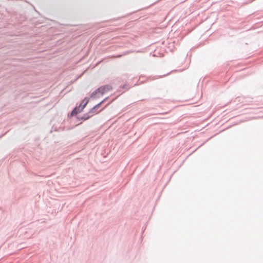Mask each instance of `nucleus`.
<instances>
[{"instance_id":"obj_1","label":"nucleus","mask_w":263,"mask_h":263,"mask_svg":"<svg viewBox=\"0 0 263 263\" xmlns=\"http://www.w3.org/2000/svg\"><path fill=\"white\" fill-rule=\"evenodd\" d=\"M88 102V100L85 98L81 103L80 105L78 107H75L71 111L70 115H77L78 114L80 113L84 107L87 105Z\"/></svg>"},{"instance_id":"obj_2","label":"nucleus","mask_w":263,"mask_h":263,"mask_svg":"<svg viewBox=\"0 0 263 263\" xmlns=\"http://www.w3.org/2000/svg\"><path fill=\"white\" fill-rule=\"evenodd\" d=\"M112 89L111 87L109 85H106L99 88L96 91L92 94L94 95L95 93H100L101 95H103L106 92H107L110 90Z\"/></svg>"},{"instance_id":"obj_3","label":"nucleus","mask_w":263,"mask_h":263,"mask_svg":"<svg viewBox=\"0 0 263 263\" xmlns=\"http://www.w3.org/2000/svg\"><path fill=\"white\" fill-rule=\"evenodd\" d=\"M121 57V55H118V56H116V57H114V58H119V57Z\"/></svg>"},{"instance_id":"obj_4","label":"nucleus","mask_w":263,"mask_h":263,"mask_svg":"<svg viewBox=\"0 0 263 263\" xmlns=\"http://www.w3.org/2000/svg\"><path fill=\"white\" fill-rule=\"evenodd\" d=\"M88 117H87V118H85V119H84V120L88 119Z\"/></svg>"}]
</instances>
